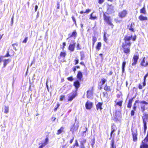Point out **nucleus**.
Segmentation results:
<instances>
[{"label": "nucleus", "instance_id": "52", "mask_svg": "<svg viewBox=\"0 0 148 148\" xmlns=\"http://www.w3.org/2000/svg\"><path fill=\"white\" fill-rule=\"evenodd\" d=\"M71 18L73 20V22H74V23L75 24H76V21L75 20V19L74 16H72L71 17Z\"/></svg>", "mask_w": 148, "mask_h": 148}, {"label": "nucleus", "instance_id": "15", "mask_svg": "<svg viewBox=\"0 0 148 148\" xmlns=\"http://www.w3.org/2000/svg\"><path fill=\"white\" fill-rule=\"evenodd\" d=\"M103 88L105 91L106 92V93L103 92L104 96L105 95V94L106 93L107 94V92H110L111 91L110 86H108L107 84L104 85Z\"/></svg>", "mask_w": 148, "mask_h": 148}, {"label": "nucleus", "instance_id": "20", "mask_svg": "<svg viewBox=\"0 0 148 148\" xmlns=\"http://www.w3.org/2000/svg\"><path fill=\"white\" fill-rule=\"evenodd\" d=\"M77 78L79 81L82 80L83 75L82 72L80 71L77 72Z\"/></svg>", "mask_w": 148, "mask_h": 148}, {"label": "nucleus", "instance_id": "18", "mask_svg": "<svg viewBox=\"0 0 148 148\" xmlns=\"http://www.w3.org/2000/svg\"><path fill=\"white\" fill-rule=\"evenodd\" d=\"M117 129V128L116 125L114 123L113 124L111 127V131L110 133V136H111L112 133L116 131Z\"/></svg>", "mask_w": 148, "mask_h": 148}, {"label": "nucleus", "instance_id": "63", "mask_svg": "<svg viewBox=\"0 0 148 148\" xmlns=\"http://www.w3.org/2000/svg\"><path fill=\"white\" fill-rule=\"evenodd\" d=\"M60 4L59 2H58L57 3V8L59 9L60 8Z\"/></svg>", "mask_w": 148, "mask_h": 148}, {"label": "nucleus", "instance_id": "51", "mask_svg": "<svg viewBox=\"0 0 148 148\" xmlns=\"http://www.w3.org/2000/svg\"><path fill=\"white\" fill-rule=\"evenodd\" d=\"M76 48L77 50H80L81 49V47L79 43L77 44Z\"/></svg>", "mask_w": 148, "mask_h": 148}, {"label": "nucleus", "instance_id": "27", "mask_svg": "<svg viewBox=\"0 0 148 148\" xmlns=\"http://www.w3.org/2000/svg\"><path fill=\"white\" fill-rule=\"evenodd\" d=\"M140 148H148V145L142 141V143L140 146Z\"/></svg>", "mask_w": 148, "mask_h": 148}, {"label": "nucleus", "instance_id": "35", "mask_svg": "<svg viewBox=\"0 0 148 148\" xmlns=\"http://www.w3.org/2000/svg\"><path fill=\"white\" fill-rule=\"evenodd\" d=\"M148 75V74L147 73L144 77V81L143 83V86H145L146 85V79Z\"/></svg>", "mask_w": 148, "mask_h": 148}, {"label": "nucleus", "instance_id": "25", "mask_svg": "<svg viewBox=\"0 0 148 148\" xmlns=\"http://www.w3.org/2000/svg\"><path fill=\"white\" fill-rule=\"evenodd\" d=\"M64 127L62 126L58 130L57 132L56 133L57 135H59L61 134L62 132H64Z\"/></svg>", "mask_w": 148, "mask_h": 148}, {"label": "nucleus", "instance_id": "8", "mask_svg": "<svg viewBox=\"0 0 148 148\" xmlns=\"http://www.w3.org/2000/svg\"><path fill=\"white\" fill-rule=\"evenodd\" d=\"M127 13V10H123L118 13V16L121 18H123L126 16Z\"/></svg>", "mask_w": 148, "mask_h": 148}, {"label": "nucleus", "instance_id": "55", "mask_svg": "<svg viewBox=\"0 0 148 148\" xmlns=\"http://www.w3.org/2000/svg\"><path fill=\"white\" fill-rule=\"evenodd\" d=\"M62 45H63V46H62V47H61V49L63 50L65 48V46L66 45V43L65 42H63L62 43Z\"/></svg>", "mask_w": 148, "mask_h": 148}, {"label": "nucleus", "instance_id": "44", "mask_svg": "<svg viewBox=\"0 0 148 148\" xmlns=\"http://www.w3.org/2000/svg\"><path fill=\"white\" fill-rule=\"evenodd\" d=\"M65 96L64 95H61L60 96V101H62L63 100H64Z\"/></svg>", "mask_w": 148, "mask_h": 148}, {"label": "nucleus", "instance_id": "2", "mask_svg": "<svg viewBox=\"0 0 148 148\" xmlns=\"http://www.w3.org/2000/svg\"><path fill=\"white\" fill-rule=\"evenodd\" d=\"M143 121V126L144 130V133L145 134L147 129V122L148 121V114L144 113L142 117Z\"/></svg>", "mask_w": 148, "mask_h": 148}, {"label": "nucleus", "instance_id": "3", "mask_svg": "<svg viewBox=\"0 0 148 148\" xmlns=\"http://www.w3.org/2000/svg\"><path fill=\"white\" fill-rule=\"evenodd\" d=\"M103 16L104 21L108 24L112 28H113L114 25L112 23L111 17L110 16L106 15L105 13L103 14Z\"/></svg>", "mask_w": 148, "mask_h": 148}, {"label": "nucleus", "instance_id": "31", "mask_svg": "<svg viewBox=\"0 0 148 148\" xmlns=\"http://www.w3.org/2000/svg\"><path fill=\"white\" fill-rule=\"evenodd\" d=\"M126 62L125 61H124L122 62V73H123L125 71V66Z\"/></svg>", "mask_w": 148, "mask_h": 148}, {"label": "nucleus", "instance_id": "41", "mask_svg": "<svg viewBox=\"0 0 148 148\" xmlns=\"http://www.w3.org/2000/svg\"><path fill=\"white\" fill-rule=\"evenodd\" d=\"M140 103L141 104H144L145 105L148 104V99L147 100V101H141L140 102Z\"/></svg>", "mask_w": 148, "mask_h": 148}, {"label": "nucleus", "instance_id": "48", "mask_svg": "<svg viewBox=\"0 0 148 148\" xmlns=\"http://www.w3.org/2000/svg\"><path fill=\"white\" fill-rule=\"evenodd\" d=\"M28 39V37H26L22 41V42L23 43H26L27 42V40Z\"/></svg>", "mask_w": 148, "mask_h": 148}, {"label": "nucleus", "instance_id": "7", "mask_svg": "<svg viewBox=\"0 0 148 148\" xmlns=\"http://www.w3.org/2000/svg\"><path fill=\"white\" fill-rule=\"evenodd\" d=\"M77 95V92L76 91H73L72 92L69 94L67 101H72Z\"/></svg>", "mask_w": 148, "mask_h": 148}, {"label": "nucleus", "instance_id": "50", "mask_svg": "<svg viewBox=\"0 0 148 148\" xmlns=\"http://www.w3.org/2000/svg\"><path fill=\"white\" fill-rule=\"evenodd\" d=\"M14 14L12 16L11 19V25L12 26L13 23V21H14Z\"/></svg>", "mask_w": 148, "mask_h": 148}, {"label": "nucleus", "instance_id": "57", "mask_svg": "<svg viewBox=\"0 0 148 148\" xmlns=\"http://www.w3.org/2000/svg\"><path fill=\"white\" fill-rule=\"evenodd\" d=\"M74 61L75 62V65H76L78 63L79 60L78 59H75L74 60Z\"/></svg>", "mask_w": 148, "mask_h": 148}, {"label": "nucleus", "instance_id": "62", "mask_svg": "<svg viewBox=\"0 0 148 148\" xmlns=\"http://www.w3.org/2000/svg\"><path fill=\"white\" fill-rule=\"evenodd\" d=\"M84 57V54H81L80 60H82L83 59Z\"/></svg>", "mask_w": 148, "mask_h": 148}, {"label": "nucleus", "instance_id": "21", "mask_svg": "<svg viewBox=\"0 0 148 148\" xmlns=\"http://www.w3.org/2000/svg\"><path fill=\"white\" fill-rule=\"evenodd\" d=\"M103 104V102H98L96 105V109L97 110H101L102 109V106Z\"/></svg>", "mask_w": 148, "mask_h": 148}, {"label": "nucleus", "instance_id": "4", "mask_svg": "<svg viewBox=\"0 0 148 148\" xmlns=\"http://www.w3.org/2000/svg\"><path fill=\"white\" fill-rule=\"evenodd\" d=\"M131 132L133 141L134 142L137 141L138 136L137 129L134 127H132L131 129Z\"/></svg>", "mask_w": 148, "mask_h": 148}, {"label": "nucleus", "instance_id": "60", "mask_svg": "<svg viewBox=\"0 0 148 148\" xmlns=\"http://www.w3.org/2000/svg\"><path fill=\"white\" fill-rule=\"evenodd\" d=\"M138 88L140 89H142L143 88V86L140 84L138 85Z\"/></svg>", "mask_w": 148, "mask_h": 148}, {"label": "nucleus", "instance_id": "10", "mask_svg": "<svg viewBox=\"0 0 148 148\" xmlns=\"http://www.w3.org/2000/svg\"><path fill=\"white\" fill-rule=\"evenodd\" d=\"M86 139L83 138H80L79 139L80 145L79 148H86L85 144L86 142Z\"/></svg>", "mask_w": 148, "mask_h": 148}, {"label": "nucleus", "instance_id": "64", "mask_svg": "<svg viewBox=\"0 0 148 148\" xmlns=\"http://www.w3.org/2000/svg\"><path fill=\"white\" fill-rule=\"evenodd\" d=\"M76 68L75 67V66H74L73 67V68H72L73 71L74 72V73H75V72L76 71Z\"/></svg>", "mask_w": 148, "mask_h": 148}, {"label": "nucleus", "instance_id": "58", "mask_svg": "<svg viewBox=\"0 0 148 148\" xmlns=\"http://www.w3.org/2000/svg\"><path fill=\"white\" fill-rule=\"evenodd\" d=\"M132 106V104L130 103H128L127 104V108H131Z\"/></svg>", "mask_w": 148, "mask_h": 148}, {"label": "nucleus", "instance_id": "36", "mask_svg": "<svg viewBox=\"0 0 148 148\" xmlns=\"http://www.w3.org/2000/svg\"><path fill=\"white\" fill-rule=\"evenodd\" d=\"M90 11H91V10L90 9H86L85 12H84L82 11H81L79 12V13L80 14H83L84 13H88Z\"/></svg>", "mask_w": 148, "mask_h": 148}, {"label": "nucleus", "instance_id": "33", "mask_svg": "<svg viewBox=\"0 0 148 148\" xmlns=\"http://www.w3.org/2000/svg\"><path fill=\"white\" fill-rule=\"evenodd\" d=\"M92 46L93 47L94 46L95 43L97 40V38L95 36H93L92 38Z\"/></svg>", "mask_w": 148, "mask_h": 148}, {"label": "nucleus", "instance_id": "12", "mask_svg": "<svg viewBox=\"0 0 148 148\" xmlns=\"http://www.w3.org/2000/svg\"><path fill=\"white\" fill-rule=\"evenodd\" d=\"M85 107L87 110H90L92 107L93 103L92 102L88 100L85 104Z\"/></svg>", "mask_w": 148, "mask_h": 148}, {"label": "nucleus", "instance_id": "45", "mask_svg": "<svg viewBox=\"0 0 148 148\" xmlns=\"http://www.w3.org/2000/svg\"><path fill=\"white\" fill-rule=\"evenodd\" d=\"M67 79L68 81L71 82L72 81L73 79L72 76H71L70 77H67Z\"/></svg>", "mask_w": 148, "mask_h": 148}, {"label": "nucleus", "instance_id": "22", "mask_svg": "<svg viewBox=\"0 0 148 148\" xmlns=\"http://www.w3.org/2000/svg\"><path fill=\"white\" fill-rule=\"evenodd\" d=\"M114 10L113 6L112 4H107V11L108 12H112Z\"/></svg>", "mask_w": 148, "mask_h": 148}, {"label": "nucleus", "instance_id": "29", "mask_svg": "<svg viewBox=\"0 0 148 148\" xmlns=\"http://www.w3.org/2000/svg\"><path fill=\"white\" fill-rule=\"evenodd\" d=\"M101 45V42H99L97 43L96 47V48L97 51H99L100 50Z\"/></svg>", "mask_w": 148, "mask_h": 148}, {"label": "nucleus", "instance_id": "47", "mask_svg": "<svg viewBox=\"0 0 148 148\" xmlns=\"http://www.w3.org/2000/svg\"><path fill=\"white\" fill-rule=\"evenodd\" d=\"M135 98V97H134L130 99L128 101V103L131 104H132L133 99Z\"/></svg>", "mask_w": 148, "mask_h": 148}, {"label": "nucleus", "instance_id": "56", "mask_svg": "<svg viewBox=\"0 0 148 148\" xmlns=\"http://www.w3.org/2000/svg\"><path fill=\"white\" fill-rule=\"evenodd\" d=\"M136 108L137 107L136 105L134 104L132 107V110L136 111Z\"/></svg>", "mask_w": 148, "mask_h": 148}, {"label": "nucleus", "instance_id": "61", "mask_svg": "<svg viewBox=\"0 0 148 148\" xmlns=\"http://www.w3.org/2000/svg\"><path fill=\"white\" fill-rule=\"evenodd\" d=\"M92 142L91 144V145H92V147H93L95 143V139H93L92 140Z\"/></svg>", "mask_w": 148, "mask_h": 148}, {"label": "nucleus", "instance_id": "42", "mask_svg": "<svg viewBox=\"0 0 148 148\" xmlns=\"http://www.w3.org/2000/svg\"><path fill=\"white\" fill-rule=\"evenodd\" d=\"M115 133H114H114H113L112 136H110V138H109V139H110L111 138H112V140H113L114 141V137H115Z\"/></svg>", "mask_w": 148, "mask_h": 148}, {"label": "nucleus", "instance_id": "5", "mask_svg": "<svg viewBox=\"0 0 148 148\" xmlns=\"http://www.w3.org/2000/svg\"><path fill=\"white\" fill-rule=\"evenodd\" d=\"M14 52L12 49H8L6 55L4 56H0V62H1L2 61V60L3 58L8 57L9 56H13L14 54Z\"/></svg>", "mask_w": 148, "mask_h": 148}, {"label": "nucleus", "instance_id": "17", "mask_svg": "<svg viewBox=\"0 0 148 148\" xmlns=\"http://www.w3.org/2000/svg\"><path fill=\"white\" fill-rule=\"evenodd\" d=\"M73 86L75 87V91L77 92L78 88L80 86V83L78 80H76L73 83Z\"/></svg>", "mask_w": 148, "mask_h": 148}, {"label": "nucleus", "instance_id": "43", "mask_svg": "<svg viewBox=\"0 0 148 148\" xmlns=\"http://www.w3.org/2000/svg\"><path fill=\"white\" fill-rule=\"evenodd\" d=\"M144 141L145 142H148V130L147 132V135L144 139Z\"/></svg>", "mask_w": 148, "mask_h": 148}, {"label": "nucleus", "instance_id": "46", "mask_svg": "<svg viewBox=\"0 0 148 148\" xmlns=\"http://www.w3.org/2000/svg\"><path fill=\"white\" fill-rule=\"evenodd\" d=\"M135 111L134 110H131L130 112L131 116H132L134 115Z\"/></svg>", "mask_w": 148, "mask_h": 148}, {"label": "nucleus", "instance_id": "19", "mask_svg": "<svg viewBox=\"0 0 148 148\" xmlns=\"http://www.w3.org/2000/svg\"><path fill=\"white\" fill-rule=\"evenodd\" d=\"M78 128V126L75 125V123L70 128V131H71L73 133L74 132L77 131Z\"/></svg>", "mask_w": 148, "mask_h": 148}, {"label": "nucleus", "instance_id": "39", "mask_svg": "<svg viewBox=\"0 0 148 148\" xmlns=\"http://www.w3.org/2000/svg\"><path fill=\"white\" fill-rule=\"evenodd\" d=\"M9 112V108L8 106H5L4 109V113L7 114Z\"/></svg>", "mask_w": 148, "mask_h": 148}, {"label": "nucleus", "instance_id": "32", "mask_svg": "<svg viewBox=\"0 0 148 148\" xmlns=\"http://www.w3.org/2000/svg\"><path fill=\"white\" fill-rule=\"evenodd\" d=\"M10 60L9 59H7L3 61V66L4 67H5L7 64L9 63L10 62Z\"/></svg>", "mask_w": 148, "mask_h": 148}, {"label": "nucleus", "instance_id": "53", "mask_svg": "<svg viewBox=\"0 0 148 148\" xmlns=\"http://www.w3.org/2000/svg\"><path fill=\"white\" fill-rule=\"evenodd\" d=\"M98 3L100 4H102L104 1L105 0H98Z\"/></svg>", "mask_w": 148, "mask_h": 148}, {"label": "nucleus", "instance_id": "28", "mask_svg": "<svg viewBox=\"0 0 148 148\" xmlns=\"http://www.w3.org/2000/svg\"><path fill=\"white\" fill-rule=\"evenodd\" d=\"M66 52L61 51L60 52V58H59V59H60L62 58H64L66 56Z\"/></svg>", "mask_w": 148, "mask_h": 148}, {"label": "nucleus", "instance_id": "59", "mask_svg": "<svg viewBox=\"0 0 148 148\" xmlns=\"http://www.w3.org/2000/svg\"><path fill=\"white\" fill-rule=\"evenodd\" d=\"M85 129H86L85 130V131L82 132V136H84V134L87 131V129L86 127Z\"/></svg>", "mask_w": 148, "mask_h": 148}, {"label": "nucleus", "instance_id": "37", "mask_svg": "<svg viewBox=\"0 0 148 148\" xmlns=\"http://www.w3.org/2000/svg\"><path fill=\"white\" fill-rule=\"evenodd\" d=\"M79 146V144L77 140H75V142L74 144L73 145V148H74L75 147H78Z\"/></svg>", "mask_w": 148, "mask_h": 148}, {"label": "nucleus", "instance_id": "16", "mask_svg": "<svg viewBox=\"0 0 148 148\" xmlns=\"http://www.w3.org/2000/svg\"><path fill=\"white\" fill-rule=\"evenodd\" d=\"M133 25H134V23H132L131 24H129L127 25V28L130 32H134L135 30L133 28Z\"/></svg>", "mask_w": 148, "mask_h": 148}, {"label": "nucleus", "instance_id": "14", "mask_svg": "<svg viewBox=\"0 0 148 148\" xmlns=\"http://www.w3.org/2000/svg\"><path fill=\"white\" fill-rule=\"evenodd\" d=\"M73 43L70 44L68 47V49L71 52L73 51L75 49V42L74 40L73 41Z\"/></svg>", "mask_w": 148, "mask_h": 148}, {"label": "nucleus", "instance_id": "9", "mask_svg": "<svg viewBox=\"0 0 148 148\" xmlns=\"http://www.w3.org/2000/svg\"><path fill=\"white\" fill-rule=\"evenodd\" d=\"M49 141V138L48 137H47L45 139L43 142H42L39 143V147L38 148H43L47 145Z\"/></svg>", "mask_w": 148, "mask_h": 148}, {"label": "nucleus", "instance_id": "34", "mask_svg": "<svg viewBox=\"0 0 148 148\" xmlns=\"http://www.w3.org/2000/svg\"><path fill=\"white\" fill-rule=\"evenodd\" d=\"M140 111L144 113V112L146 110L145 106V105H142L141 106L140 108Z\"/></svg>", "mask_w": 148, "mask_h": 148}, {"label": "nucleus", "instance_id": "40", "mask_svg": "<svg viewBox=\"0 0 148 148\" xmlns=\"http://www.w3.org/2000/svg\"><path fill=\"white\" fill-rule=\"evenodd\" d=\"M92 13H91L90 16V19H91L92 20H95L97 19V17L96 16H92Z\"/></svg>", "mask_w": 148, "mask_h": 148}, {"label": "nucleus", "instance_id": "38", "mask_svg": "<svg viewBox=\"0 0 148 148\" xmlns=\"http://www.w3.org/2000/svg\"><path fill=\"white\" fill-rule=\"evenodd\" d=\"M122 103L123 101L121 100L117 102L116 105L119 106L120 107H121L122 106Z\"/></svg>", "mask_w": 148, "mask_h": 148}, {"label": "nucleus", "instance_id": "24", "mask_svg": "<svg viewBox=\"0 0 148 148\" xmlns=\"http://www.w3.org/2000/svg\"><path fill=\"white\" fill-rule=\"evenodd\" d=\"M138 19L140 21H147L148 20L146 16H144L143 15H140L138 16Z\"/></svg>", "mask_w": 148, "mask_h": 148}, {"label": "nucleus", "instance_id": "54", "mask_svg": "<svg viewBox=\"0 0 148 148\" xmlns=\"http://www.w3.org/2000/svg\"><path fill=\"white\" fill-rule=\"evenodd\" d=\"M103 40H104V41H105L106 42L107 41V39L106 37L105 34H104L103 35Z\"/></svg>", "mask_w": 148, "mask_h": 148}, {"label": "nucleus", "instance_id": "49", "mask_svg": "<svg viewBox=\"0 0 148 148\" xmlns=\"http://www.w3.org/2000/svg\"><path fill=\"white\" fill-rule=\"evenodd\" d=\"M57 106L54 109V111L55 112H56L57 111L58 108L60 106V105L59 103H58L57 104Z\"/></svg>", "mask_w": 148, "mask_h": 148}, {"label": "nucleus", "instance_id": "23", "mask_svg": "<svg viewBox=\"0 0 148 148\" xmlns=\"http://www.w3.org/2000/svg\"><path fill=\"white\" fill-rule=\"evenodd\" d=\"M110 148H116V145L115 143V141H114V140H111L110 141Z\"/></svg>", "mask_w": 148, "mask_h": 148}, {"label": "nucleus", "instance_id": "26", "mask_svg": "<svg viewBox=\"0 0 148 148\" xmlns=\"http://www.w3.org/2000/svg\"><path fill=\"white\" fill-rule=\"evenodd\" d=\"M140 13L141 14H143L144 15H145L146 14V12L145 5H144L142 8L140 9Z\"/></svg>", "mask_w": 148, "mask_h": 148}, {"label": "nucleus", "instance_id": "13", "mask_svg": "<svg viewBox=\"0 0 148 148\" xmlns=\"http://www.w3.org/2000/svg\"><path fill=\"white\" fill-rule=\"evenodd\" d=\"M93 87H92L90 89H89L87 91L86 97L87 98H89L91 97L93 95Z\"/></svg>", "mask_w": 148, "mask_h": 148}, {"label": "nucleus", "instance_id": "1", "mask_svg": "<svg viewBox=\"0 0 148 148\" xmlns=\"http://www.w3.org/2000/svg\"><path fill=\"white\" fill-rule=\"evenodd\" d=\"M136 38V36L135 35L132 37V35L131 36H125L123 40L124 42L122 43L121 49L123 50L124 53L127 55H129L130 53V47L132 42L130 41L132 39L133 41H135Z\"/></svg>", "mask_w": 148, "mask_h": 148}, {"label": "nucleus", "instance_id": "11", "mask_svg": "<svg viewBox=\"0 0 148 148\" xmlns=\"http://www.w3.org/2000/svg\"><path fill=\"white\" fill-rule=\"evenodd\" d=\"M77 36V33L75 30L73 31L71 34H68V37L67 38L68 39L71 38L73 37L74 39H75Z\"/></svg>", "mask_w": 148, "mask_h": 148}, {"label": "nucleus", "instance_id": "6", "mask_svg": "<svg viewBox=\"0 0 148 148\" xmlns=\"http://www.w3.org/2000/svg\"><path fill=\"white\" fill-rule=\"evenodd\" d=\"M135 53L136 54H134L133 55L132 58L133 62L132 63V66H135L136 65L139 58V55L138 52L136 51L135 52Z\"/></svg>", "mask_w": 148, "mask_h": 148}, {"label": "nucleus", "instance_id": "30", "mask_svg": "<svg viewBox=\"0 0 148 148\" xmlns=\"http://www.w3.org/2000/svg\"><path fill=\"white\" fill-rule=\"evenodd\" d=\"M107 82L106 79L105 78H102L99 83L101 84V86H102Z\"/></svg>", "mask_w": 148, "mask_h": 148}]
</instances>
